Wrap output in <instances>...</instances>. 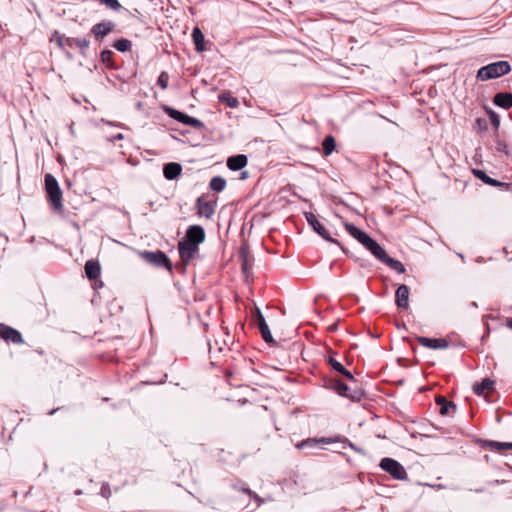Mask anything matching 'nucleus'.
Wrapping results in <instances>:
<instances>
[{"label": "nucleus", "instance_id": "nucleus-44", "mask_svg": "<svg viewBox=\"0 0 512 512\" xmlns=\"http://www.w3.org/2000/svg\"><path fill=\"white\" fill-rule=\"evenodd\" d=\"M508 326H509L510 328H512V318L509 320V322H508Z\"/></svg>", "mask_w": 512, "mask_h": 512}, {"label": "nucleus", "instance_id": "nucleus-11", "mask_svg": "<svg viewBox=\"0 0 512 512\" xmlns=\"http://www.w3.org/2000/svg\"><path fill=\"white\" fill-rule=\"evenodd\" d=\"M409 296L410 289L408 286L402 284L400 285L395 292V303L399 309H408L409 308Z\"/></svg>", "mask_w": 512, "mask_h": 512}, {"label": "nucleus", "instance_id": "nucleus-36", "mask_svg": "<svg viewBox=\"0 0 512 512\" xmlns=\"http://www.w3.org/2000/svg\"><path fill=\"white\" fill-rule=\"evenodd\" d=\"M113 52L110 50H103L101 52V60L103 63L110 65L112 62Z\"/></svg>", "mask_w": 512, "mask_h": 512}, {"label": "nucleus", "instance_id": "nucleus-17", "mask_svg": "<svg viewBox=\"0 0 512 512\" xmlns=\"http://www.w3.org/2000/svg\"><path fill=\"white\" fill-rule=\"evenodd\" d=\"M66 45L68 48L77 47L82 55L86 54L87 49L89 48L90 41L86 38H67Z\"/></svg>", "mask_w": 512, "mask_h": 512}, {"label": "nucleus", "instance_id": "nucleus-21", "mask_svg": "<svg viewBox=\"0 0 512 512\" xmlns=\"http://www.w3.org/2000/svg\"><path fill=\"white\" fill-rule=\"evenodd\" d=\"M494 103L499 107L509 109L512 107V94L498 93L494 97Z\"/></svg>", "mask_w": 512, "mask_h": 512}, {"label": "nucleus", "instance_id": "nucleus-27", "mask_svg": "<svg viewBox=\"0 0 512 512\" xmlns=\"http://www.w3.org/2000/svg\"><path fill=\"white\" fill-rule=\"evenodd\" d=\"M131 45L132 44L130 40L121 38L114 42L113 47L120 52H126L130 50Z\"/></svg>", "mask_w": 512, "mask_h": 512}, {"label": "nucleus", "instance_id": "nucleus-4", "mask_svg": "<svg viewBox=\"0 0 512 512\" xmlns=\"http://www.w3.org/2000/svg\"><path fill=\"white\" fill-rule=\"evenodd\" d=\"M197 214L199 216H204L206 218H210L214 212L216 207V197L214 194L202 195L197 199L196 202Z\"/></svg>", "mask_w": 512, "mask_h": 512}, {"label": "nucleus", "instance_id": "nucleus-37", "mask_svg": "<svg viewBox=\"0 0 512 512\" xmlns=\"http://www.w3.org/2000/svg\"><path fill=\"white\" fill-rule=\"evenodd\" d=\"M329 363L331 364V366L333 367L334 370H336V371H338L340 373L344 372V366L340 362H338V361H336V360L331 358L329 360Z\"/></svg>", "mask_w": 512, "mask_h": 512}, {"label": "nucleus", "instance_id": "nucleus-43", "mask_svg": "<svg viewBox=\"0 0 512 512\" xmlns=\"http://www.w3.org/2000/svg\"><path fill=\"white\" fill-rule=\"evenodd\" d=\"M218 99L219 101L224 102V94H219Z\"/></svg>", "mask_w": 512, "mask_h": 512}, {"label": "nucleus", "instance_id": "nucleus-7", "mask_svg": "<svg viewBox=\"0 0 512 512\" xmlns=\"http://www.w3.org/2000/svg\"><path fill=\"white\" fill-rule=\"evenodd\" d=\"M178 250L181 260L187 265L198 251V246L183 239L178 244Z\"/></svg>", "mask_w": 512, "mask_h": 512}, {"label": "nucleus", "instance_id": "nucleus-25", "mask_svg": "<svg viewBox=\"0 0 512 512\" xmlns=\"http://www.w3.org/2000/svg\"><path fill=\"white\" fill-rule=\"evenodd\" d=\"M382 262L388 264L391 268L396 270L398 273H404L405 272L404 265L400 261L395 260L393 258H390L388 255L386 256V258Z\"/></svg>", "mask_w": 512, "mask_h": 512}, {"label": "nucleus", "instance_id": "nucleus-19", "mask_svg": "<svg viewBox=\"0 0 512 512\" xmlns=\"http://www.w3.org/2000/svg\"><path fill=\"white\" fill-rule=\"evenodd\" d=\"M222 347L218 345V342H215L214 345L211 343L209 344V353H210V359H211V365L212 366H221L223 356L221 354Z\"/></svg>", "mask_w": 512, "mask_h": 512}, {"label": "nucleus", "instance_id": "nucleus-33", "mask_svg": "<svg viewBox=\"0 0 512 512\" xmlns=\"http://www.w3.org/2000/svg\"><path fill=\"white\" fill-rule=\"evenodd\" d=\"M210 186L214 191L220 192L224 189V179L221 177H215L211 180Z\"/></svg>", "mask_w": 512, "mask_h": 512}, {"label": "nucleus", "instance_id": "nucleus-28", "mask_svg": "<svg viewBox=\"0 0 512 512\" xmlns=\"http://www.w3.org/2000/svg\"><path fill=\"white\" fill-rule=\"evenodd\" d=\"M473 173L474 175L481 179L482 181H484L486 184H489V185H492V186H497L499 185V183L496 181V180H493L492 178H490L489 176H487L482 170H479V169H474L473 170Z\"/></svg>", "mask_w": 512, "mask_h": 512}, {"label": "nucleus", "instance_id": "nucleus-38", "mask_svg": "<svg viewBox=\"0 0 512 512\" xmlns=\"http://www.w3.org/2000/svg\"><path fill=\"white\" fill-rule=\"evenodd\" d=\"M101 495L108 499L111 496V490L108 484H103L101 487Z\"/></svg>", "mask_w": 512, "mask_h": 512}, {"label": "nucleus", "instance_id": "nucleus-35", "mask_svg": "<svg viewBox=\"0 0 512 512\" xmlns=\"http://www.w3.org/2000/svg\"><path fill=\"white\" fill-rule=\"evenodd\" d=\"M168 81H169V75L167 72L163 71L161 72V74L159 75L158 79H157V84L163 89H167L168 87Z\"/></svg>", "mask_w": 512, "mask_h": 512}, {"label": "nucleus", "instance_id": "nucleus-1", "mask_svg": "<svg viewBox=\"0 0 512 512\" xmlns=\"http://www.w3.org/2000/svg\"><path fill=\"white\" fill-rule=\"evenodd\" d=\"M344 226L347 232L365 246L377 259L383 261L386 258L385 250L368 234L351 223H345Z\"/></svg>", "mask_w": 512, "mask_h": 512}, {"label": "nucleus", "instance_id": "nucleus-30", "mask_svg": "<svg viewBox=\"0 0 512 512\" xmlns=\"http://www.w3.org/2000/svg\"><path fill=\"white\" fill-rule=\"evenodd\" d=\"M437 403L441 405L440 413L446 415L449 409H455V405L452 402H448L444 397L437 398Z\"/></svg>", "mask_w": 512, "mask_h": 512}, {"label": "nucleus", "instance_id": "nucleus-22", "mask_svg": "<svg viewBox=\"0 0 512 512\" xmlns=\"http://www.w3.org/2000/svg\"><path fill=\"white\" fill-rule=\"evenodd\" d=\"M493 386H494V382L489 378H485L484 380H482L481 383L475 384L473 386V390H474L475 394L480 396V395H484V393L486 391H491L493 389Z\"/></svg>", "mask_w": 512, "mask_h": 512}, {"label": "nucleus", "instance_id": "nucleus-9", "mask_svg": "<svg viewBox=\"0 0 512 512\" xmlns=\"http://www.w3.org/2000/svg\"><path fill=\"white\" fill-rule=\"evenodd\" d=\"M0 336L6 342H12L14 344H22L24 342L23 337L18 330L2 323L0 324Z\"/></svg>", "mask_w": 512, "mask_h": 512}, {"label": "nucleus", "instance_id": "nucleus-34", "mask_svg": "<svg viewBox=\"0 0 512 512\" xmlns=\"http://www.w3.org/2000/svg\"><path fill=\"white\" fill-rule=\"evenodd\" d=\"M101 4L105 5L106 7L114 10L119 11L121 8V4L118 0H98Z\"/></svg>", "mask_w": 512, "mask_h": 512}, {"label": "nucleus", "instance_id": "nucleus-14", "mask_svg": "<svg viewBox=\"0 0 512 512\" xmlns=\"http://www.w3.org/2000/svg\"><path fill=\"white\" fill-rule=\"evenodd\" d=\"M417 340L420 345L429 349H445L448 347L447 340L443 338L418 337Z\"/></svg>", "mask_w": 512, "mask_h": 512}, {"label": "nucleus", "instance_id": "nucleus-13", "mask_svg": "<svg viewBox=\"0 0 512 512\" xmlns=\"http://www.w3.org/2000/svg\"><path fill=\"white\" fill-rule=\"evenodd\" d=\"M204 238V229L201 226L194 225L188 229L184 240L192 242L193 244L198 246L201 242L204 241Z\"/></svg>", "mask_w": 512, "mask_h": 512}, {"label": "nucleus", "instance_id": "nucleus-40", "mask_svg": "<svg viewBox=\"0 0 512 512\" xmlns=\"http://www.w3.org/2000/svg\"><path fill=\"white\" fill-rule=\"evenodd\" d=\"M347 386L344 384V383H339L337 385V391L340 393V394H344L347 390Z\"/></svg>", "mask_w": 512, "mask_h": 512}, {"label": "nucleus", "instance_id": "nucleus-12", "mask_svg": "<svg viewBox=\"0 0 512 512\" xmlns=\"http://www.w3.org/2000/svg\"><path fill=\"white\" fill-rule=\"evenodd\" d=\"M115 27V23L112 21L104 20L95 24L91 32L94 34L97 40H102L105 36H107Z\"/></svg>", "mask_w": 512, "mask_h": 512}, {"label": "nucleus", "instance_id": "nucleus-2", "mask_svg": "<svg viewBox=\"0 0 512 512\" xmlns=\"http://www.w3.org/2000/svg\"><path fill=\"white\" fill-rule=\"evenodd\" d=\"M511 71V66L508 61H498L490 63L477 72V79L480 81H487L490 79H496L501 76L508 74Z\"/></svg>", "mask_w": 512, "mask_h": 512}, {"label": "nucleus", "instance_id": "nucleus-29", "mask_svg": "<svg viewBox=\"0 0 512 512\" xmlns=\"http://www.w3.org/2000/svg\"><path fill=\"white\" fill-rule=\"evenodd\" d=\"M322 145L325 155H330L335 148V139L332 136H327Z\"/></svg>", "mask_w": 512, "mask_h": 512}, {"label": "nucleus", "instance_id": "nucleus-41", "mask_svg": "<svg viewBox=\"0 0 512 512\" xmlns=\"http://www.w3.org/2000/svg\"><path fill=\"white\" fill-rule=\"evenodd\" d=\"M341 373H342L345 377H347L348 379L353 380V376H352V374H351L348 370H346L345 368H344V372H341Z\"/></svg>", "mask_w": 512, "mask_h": 512}, {"label": "nucleus", "instance_id": "nucleus-24", "mask_svg": "<svg viewBox=\"0 0 512 512\" xmlns=\"http://www.w3.org/2000/svg\"><path fill=\"white\" fill-rule=\"evenodd\" d=\"M192 39L196 50L202 52L204 50V35L199 27H194L192 31Z\"/></svg>", "mask_w": 512, "mask_h": 512}, {"label": "nucleus", "instance_id": "nucleus-5", "mask_svg": "<svg viewBox=\"0 0 512 512\" xmlns=\"http://www.w3.org/2000/svg\"><path fill=\"white\" fill-rule=\"evenodd\" d=\"M380 467L398 480H403L407 476L403 466L394 459L383 458L380 462Z\"/></svg>", "mask_w": 512, "mask_h": 512}, {"label": "nucleus", "instance_id": "nucleus-39", "mask_svg": "<svg viewBox=\"0 0 512 512\" xmlns=\"http://www.w3.org/2000/svg\"><path fill=\"white\" fill-rule=\"evenodd\" d=\"M226 105L234 108L238 105V100L236 98L226 96Z\"/></svg>", "mask_w": 512, "mask_h": 512}, {"label": "nucleus", "instance_id": "nucleus-26", "mask_svg": "<svg viewBox=\"0 0 512 512\" xmlns=\"http://www.w3.org/2000/svg\"><path fill=\"white\" fill-rule=\"evenodd\" d=\"M488 447L496 451L511 450L512 442L490 441Z\"/></svg>", "mask_w": 512, "mask_h": 512}, {"label": "nucleus", "instance_id": "nucleus-23", "mask_svg": "<svg viewBox=\"0 0 512 512\" xmlns=\"http://www.w3.org/2000/svg\"><path fill=\"white\" fill-rule=\"evenodd\" d=\"M239 258L241 260V266L244 274L248 276V270L250 268L249 251L246 245H243L239 251Z\"/></svg>", "mask_w": 512, "mask_h": 512}, {"label": "nucleus", "instance_id": "nucleus-31", "mask_svg": "<svg viewBox=\"0 0 512 512\" xmlns=\"http://www.w3.org/2000/svg\"><path fill=\"white\" fill-rule=\"evenodd\" d=\"M68 37H66L64 34H61L59 33L58 31H55L52 35V38L51 40L52 41H55L56 44L61 48V49H65V47H67L66 45V40H67Z\"/></svg>", "mask_w": 512, "mask_h": 512}, {"label": "nucleus", "instance_id": "nucleus-15", "mask_svg": "<svg viewBox=\"0 0 512 512\" xmlns=\"http://www.w3.org/2000/svg\"><path fill=\"white\" fill-rule=\"evenodd\" d=\"M257 324L262 333L263 339L268 343L273 342V338L269 330L268 324L266 323V320L259 308H257Z\"/></svg>", "mask_w": 512, "mask_h": 512}, {"label": "nucleus", "instance_id": "nucleus-10", "mask_svg": "<svg viewBox=\"0 0 512 512\" xmlns=\"http://www.w3.org/2000/svg\"><path fill=\"white\" fill-rule=\"evenodd\" d=\"M166 111L171 118L185 125H189L192 127H200L202 125L201 121L197 118L191 117L173 108H167Z\"/></svg>", "mask_w": 512, "mask_h": 512}, {"label": "nucleus", "instance_id": "nucleus-32", "mask_svg": "<svg viewBox=\"0 0 512 512\" xmlns=\"http://www.w3.org/2000/svg\"><path fill=\"white\" fill-rule=\"evenodd\" d=\"M320 442L321 443H331L332 440L330 438H322L321 440L309 439V440L302 441L300 444L297 445V447L298 448H304L306 446L312 447Z\"/></svg>", "mask_w": 512, "mask_h": 512}, {"label": "nucleus", "instance_id": "nucleus-18", "mask_svg": "<svg viewBox=\"0 0 512 512\" xmlns=\"http://www.w3.org/2000/svg\"><path fill=\"white\" fill-rule=\"evenodd\" d=\"M101 268L100 264L96 260H88L85 263V274L88 279L94 280L100 276Z\"/></svg>", "mask_w": 512, "mask_h": 512}, {"label": "nucleus", "instance_id": "nucleus-20", "mask_svg": "<svg viewBox=\"0 0 512 512\" xmlns=\"http://www.w3.org/2000/svg\"><path fill=\"white\" fill-rule=\"evenodd\" d=\"M182 172V167L180 164L171 162L164 166L163 173L166 179L173 180L177 178Z\"/></svg>", "mask_w": 512, "mask_h": 512}, {"label": "nucleus", "instance_id": "nucleus-42", "mask_svg": "<svg viewBox=\"0 0 512 512\" xmlns=\"http://www.w3.org/2000/svg\"><path fill=\"white\" fill-rule=\"evenodd\" d=\"M247 177H248V172H247V171H242V172H241V177H240V179L244 180V179H246Z\"/></svg>", "mask_w": 512, "mask_h": 512}, {"label": "nucleus", "instance_id": "nucleus-6", "mask_svg": "<svg viewBox=\"0 0 512 512\" xmlns=\"http://www.w3.org/2000/svg\"><path fill=\"white\" fill-rule=\"evenodd\" d=\"M141 257L146 260L148 263L159 266L166 267L169 271L172 270V265L169 258L166 256L164 252L156 251V252H141Z\"/></svg>", "mask_w": 512, "mask_h": 512}, {"label": "nucleus", "instance_id": "nucleus-16", "mask_svg": "<svg viewBox=\"0 0 512 512\" xmlns=\"http://www.w3.org/2000/svg\"><path fill=\"white\" fill-rule=\"evenodd\" d=\"M226 164L230 170L238 171L247 165V157L243 154L232 156L228 158Z\"/></svg>", "mask_w": 512, "mask_h": 512}, {"label": "nucleus", "instance_id": "nucleus-8", "mask_svg": "<svg viewBox=\"0 0 512 512\" xmlns=\"http://www.w3.org/2000/svg\"><path fill=\"white\" fill-rule=\"evenodd\" d=\"M306 216V220L307 222L312 226V228L314 229V231L319 234L323 239H325L326 241H329L331 243H335V244H338V242L333 239L330 234L328 233V231L325 229V227L319 222V220L317 219V217L309 212V213H306L305 214Z\"/></svg>", "mask_w": 512, "mask_h": 512}, {"label": "nucleus", "instance_id": "nucleus-3", "mask_svg": "<svg viewBox=\"0 0 512 512\" xmlns=\"http://www.w3.org/2000/svg\"><path fill=\"white\" fill-rule=\"evenodd\" d=\"M45 190L47 193V199L49 203L52 205L53 209L56 211L62 210V191L57 179L51 174L45 175Z\"/></svg>", "mask_w": 512, "mask_h": 512}]
</instances>
